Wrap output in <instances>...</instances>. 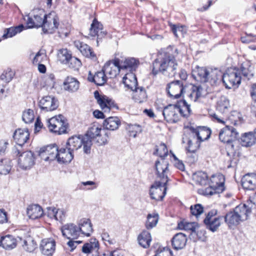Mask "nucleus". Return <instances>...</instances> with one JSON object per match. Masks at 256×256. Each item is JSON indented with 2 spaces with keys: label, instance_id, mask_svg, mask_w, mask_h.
<instances>
[{
  "label": "nucleus",
  "instance_id": "f257e3e1",
  "mask_svg": "<svg viewBox=\"0 0 256 256\" xmlns=\"http://www.w3.org/2000/svg\"><path fill=\"white\" fill-rule=\"evenodd\" d=\"M192 76L196 80L204 83L209 82L212 86L216 84L222 79L228 89L238 88L242 80L240 70L236 68H229L222 74L218 69L196 66L192 71Z\"/></svg>",
  "mask_w": 256,
  "mask_h": 256
},
{
  "label": "nucleus",
  "instance_id": "f03ea898",
  "mask_svg": "<svg viewBox=\"0 0 256 256\" xmlns=\"http://www.w3.org/2000/svg\"><path fill=\"white\" fill-rule=\"evenodd\" d=\"M174 50L178 54V50H174L172 46H169L158 53L157 58L152 63V73L154 76L158 72L169 77L175 76L178 64L173 54Z\"/></svg>",
  "mask_w": 256,
  "mask_h": 256
},
{
  "label": "nucleus",
  "instance_id": "7ed1b4c3",
  "mask_svg": "<svg viewBox=\"0 0 256 256\" xmlns=\"http://www.w3.org/2000/svg\"><path fill=\"white\" fill-rule=\"evenodd\" d=\"M169 163L166 160L156 161L155 168L157 177L160 180L156 181L151 186L150 190V195L152 199L156 200H162L166 194L167 183L169 180L168 174Z\"/></svg>",
  "mask_w": 256,
  "mask_h": 256
},
{
  "label": "nucleus",
  "instance_id": "20e7f679",
  "mask_svg": "<svg viewBox=\"0 0 256 256\" xmlns=\"http://www.w3.org/2000/svg\"><path fill=\"white\" fill-rule=\"evenodd\" d=\"M238 137V132L233 126H226L222 128L219 133V139L224 142L226 143V150L228 156H234L235 152L232 142L236 141Z\"/></svg>",
  "mask_w": 256,
  "mask_h": 256
},
{
  "label": "nucleus",
  "instance_id": "39448f33",
  "mask_svg": "<svg viewBox=\"0 0 256 256\" xmlns=\"http://www.w3.org/2000/svg\"><path fill=\"white\" fill-rule=\"evenodd\" d=\"M101 130V128L94 125L89 128L87 132L83 136L84 138V140H86L84 141L85 142V153L89 154L90 152V148L92 146V140L94 138H98L96 140V142L98 143V145L105 144L108 143V133H106L104 136L100 139L101 136L100 135Z\"/></svg>",
  "mask_w": 256,
  "mask_h": 256
},
{
  "label": "nucleus",
  "instance_id": "423d86ee",
  "mask_svg": "<svg viewBox=\"0 0 256 256\" xmlns=\"http://www.w3.org/2000/svg\"><path fill=\"white\" fill-rule=\"evenodd\" d=\"M230 106V102L228 98L224 96H222L216 104L217 113L210 114L212 120L218 123L224 124L225 116L228 114Z\"/></svg>",
  "mask_w": 256,
  "mask_h": 256
},
{
  "label": "nucleus",
  "instance_id": "0eeeda50",
  "mask_svg": "<svg viewBox=\"0 0 256 256\" xmlns=\"http://www.w3.org/2000/svg\"><path fill=\"white\" fill-rule=\"evenodd\" d=\"M48 126L51 132L60 134L66 132L68 123L62 114L54 116L48 120Z\"/></svg>",
  "mask_w": 256,
  "mask_h": 256
},
{
  "label": "nucleus",
  "instance_id": "6e6552de",
  "mask_svg": "<svg viewBox=\"0 0 256 256\" xmlns=\"http://www.w3.org/2000/svg\"><path fill=\"white\" fill-rule=\"evenodd\" d=\"M256 201L254 196H250L246 204H240L234 208L242 222L248 219L252 213V210L255 207Z\"/></svg>",
  "mask_w": 256,
  "mask_h": 256
},
{
  "label": "nucleus",
  "instance_id": "1a4fd4ad",
  "mask_svg": "<svg viewBox=\"0 0 256 256\" xmlns=\"http://www.w3.org/2000/svg\"><path fill=\"white\" fill-rule=\"evenodd\" d=\"M217 213V210H212L206 214L204 220V223L206 228L212 232L218 230L223 220L222 216H216Z\"/></svg>",
  "mask_w": 256,
  "mask_h": 256
},
{
  "label": "nucleus",
  "instance_id": "9d476101",
  "mask_svg": "<svg viewBox=\"0 0 256 256\" xmlns=\"http://www.w3.org/2000/svg\"><path fill=\"white\" fill-rule=\"evenodd\" d=\"M186 86L182 80H176L168 84L166 91L171 98H178L185 92Z\"/></svg>",
  "mask_w": 256,
  "mask_h": 256
},
{
  "label": "nucleus",
  "instance_id": "9b49d317",
  "mask_svg": "<svg viewBox=\"0 0 256 256\" xmlns=\"http://www.w3.org/2000/svg\"><path fill=\"white\" fill-rule=\"evenodd\" d=\"M162 112L164 120L168 123H176L180 120L177 104H169Z\"/></svg>",
  "mask_w": 256,
  "mask_h": 256
},
{
  "label": "nucleus",
  "instance_id": "f8f14e48",
  "mask_svg": "<svg viewBox=\"0 0 256 256\" xmlns=\"http://www.w3.org/2000/svg\"><path fill=\"white\" fill-rule=\"evenodd\" d=\"M35 159L34 154L31 151L22 152L19 156L18 166L22 170H29L34 164Z\"/></svg>",
  "mask_w": 256,
  "mask_h": 256
},
{
  "label": "nucleus",
  "instance_id": "ddd939ff",
  "mask_svg": "<svg viewBox=\"0 0 256 256\" xmlns=\"http://www.w3.org/2000/svg\"><path fill=\"white\" fill-rule=\"evenodd\" d=\"M44 22L42 26V30L44 33L52 34L58 28L59 25L58 18L51 14L44 15Z\"/></svg>",
  "mask_w": 256,
  "mask_h": 256
},
{
  "label": "nucleus",
  "instance_id": "4468645a",
  "mask_svg": "<svg viewBox=\"0 0 256 256\" xmlns=\"http://www.w3.org/2000/svg\"><path fill=\"white\" fill-rule=\"evenodd\" d=\"M58 146L56 144L49 145L40 148L38 155L46 162L54 160L57 158Z\"/></svg>",
  "mask_w": 256,
  "mask_h": 256
},
{
  "label": "nucleus",
  "instance_id": "2eb2a0df",
  "mask_svg": "<svg viewBox=\"0 0 256 256\" xmlns=\"http://www.w3.org/2000/svg\"><path fill=\"white\" fill-rule=\"evenodd\" d=\"M120 68L118 59H116L114 61L107 62L102 68L107 78H115L118 74Z\"/></svg>",
  "mask_w": 256,
  "mask_h": 256
},
{
  "label": "nucleus",
  "instance_id": "dca6fc26",
  "mask_svg": "<svg viewBox=\"0 0 256 256\" xmlns=\"http://www.w3.org/2000/svg\"><path fill=\"white\" fill-rule=\"evenodd\" d=\"M39 106L41 110L44 112H52L58 108V102L54 97L46 96L40 100Z\"/></svg>",
  "mask_w": 256,
  "mask_h": 256
},
{
  "label": "nucleus",
  "instance_id": "f3484780",
  "mask_svg": "<svg viewBox=\"0 0 256 256\" xmlns=\"http://www.w3.org/2000/svg\"><path fill=\"white\" fill-rule=\"evenodd\" d=\"M26 22L27 28H34L42 27L44 22V16L42 14H37L30 15V14L25 16L24 18Z\"/></svg>",
  "mask_w": 256,
  "mask_h": 256
},
{
  "label": "nucleus",
  "instance_id": "a211bd4d",
  "mask_svg": "<svg viewBox=\"0 0 256 256\" xmlns=\"http://www.w3.org/2000/svg\"><path fill=\"white\" fill-rule=\"evenodd\" d=\"M190 135L192 136L196 137L200 142L209 138L211 134L210 130L205 126H200L196 128L190 126Z\"/></svg>",
  "mask_w": 256,
  "mask_h": 256
},
{
  "label": "nucleus",
  "instance_id": "6ab92c4d",
  "mask_svg": "<svg viewBox=\"0 0 256 256\" xmlns=\"http://www.w3.org/2000/svg\"><path fill=\"white\" fill-rule=\"evenodd\" d=\"M94 96L104 112H109L110 108L115 106L113 101L105 96H100L97 90L94 92Z\"/></svg>",
  "mask_w": 256,
  "mask_h": 256
},
{
  "label": "nucleus",
  "instance_id": "aec40b11",
  "mask_svg": "<svg viewBox=\"0 0 256 256\" xmlns=\"http://www.w3.org/2000/svg\"><path fill=\"white\" fill-rule=\"evenodd\" d=\"M62 235L68 239H76L80 236L78 226L74 224H67L61 228Z\"/></svg>",
  "mask_w": 256,
  "mask_h": 256
},
{
  "label": "nucleus",
  "instance_id": "412c9836",
  "mask_svg": "<svg viewBox=\"0 0 256 256\" xmlns=\"http://www.w3.org/2000/svg\"><path fill=\"white\" fill-rule=\"evenodd\" d=\"M83 136H72L70 138L66 143V146L68 150H70L72 152L80 148L82 145L84 146V151L85 142H84ZM84 141H86L84 140Z\"/></svg>",
  "mask_w": 256,
  "mask_h": 256
},
{
  "label": "nucleus",
  "instance_id": "4be33fe9",
  "mask_svg": "<svg viewBox=\"0 0 256 256\" xmlns=\"http://www.w3.org/2000/svg\"><path fill=\"white\" fill-rule=\"evenodd\" d=\"M40 248L43 254L50 256L55 251L56 242L52 238L43 239L41 241Z\"/></svg>",
  "mask_w": 256,
  "mask_h": 256
},
{
  "label": "nucleus",
  "instance_id": "5701e85b",
  "mask_svg": "<svg viewBox=\"0 0 256 256\" xmlns=\"http://www.w3.org/2000/svg\"><path fill=\"white\" fill-rule=\"evenodd\" d=\"M30 132L27 128L16 129L13 134V138L14 140L20 148H22V146L28 140Z\"/></svg>",
  "mask_w": 256,
  "mask_h": 256
},
{
  "label": "nucleus",
  "instance_id": "b1692460",
  "mask_svg": "<svg viewBox=\"0 0 256 256\" xmlns=\"http://www.w3.org/2000/svg\"><path fill=\"white\" fill-rule=\"evenodd\" d=\"M224 176L220 174L213 175L210 178V185L218 193H221L224 190Z\"/></svg>",
  "mask_w": 256,
  "mask_h": 256
},
{
  "label": "nucleus",
  "instance_id": "393cba45",
  "mask_svg": "<svg viewBox=\"0 0 256 256\" xmlns=\"http://www.w3.org/2000/svg\"><path fill=\"white\" fill-rule=\"evenodd\" d=\"M242 185L244 189L254 190L256 188V174H247L242 179Z\"/></svg>",
  "mask_w": 256,
  "mask_h": 256
},
{
  "label": "nucleus",
  "instance_id": "a878e982",
  "mask_svg": "<svg viewBox=\"0 0 256 256\" xmlns=\"http://www.w3.org/2000/svg\"><path fill=\"white\" fill-rule=\"evenodd\" d=\"M171 241L172 246L174 249L181 250L186 245L187 237L185 234L179 232L173 236Z\"/></svg>",
  "mask_w": 256,
  "mask_h": 256
},
{
  "label": "nucleus",
  "instance_id": "bb28decb",
  "mask_svg": "<svg viewBox=\"0 0 256 256\" xmlns=\"http://www.w3.org/2000/svg\"><path fill=\"white\" fill-rule=\"evenodd\" d=\"M56 159L58 162L61 163H69L74 158V152L68 150L66 148H58V154Z\"/></svg>",
  "mask_w": 256,
  "mask_h": 256
},
{
  "label": "nucleus",
  "instance_id": "cd10ccee",
  "mask_svg": "<svg viewBox=\"0 0 256 256\" xmlns=\"http://www.w3.org/2000/svg\"><path fill=\"white\" fill-rule=\"evenodd\" d=\"M74 44L82 55L93 60H96V54L89 46L79 41L76 42Z\"/></svg>",
  "mask_w": 256,
  "mask_h": 256
},
{
  "label": "nucleus",
  "instance_id": "c85d7f7f",
  "mask_svg": "<svg viewBox=\"0 0 256 256\" xmlns=\"http://www.w3.org/2000/svg\"><path fill=\"white\" fill-rule=\"evenodd\" d=\"M88 79L90 82H94L96 84L102 86L106 82L108 78L102 69L101 71L96 72L94 76L90 72Z\"/></svg>",
  "mask_w": 256,
  "mask_h": 256
},
{
  "label": "nucleus",
  "instance_id": "c756f323",
  "mask_svg": "<svg viewBox=\"0 0 256 256\" xmlns=\"http://www.w3.org/2000/svg\"><path fill=\"white\" fill-rule=\"evenodd\" d=\"M64 89L70 92H76L80 88V82L74 77L68 76L63 83Z\"/></svg>",
  "mask_w": 256,
  "mask_h": 256
},
{
  "label": "nucleus",
  "instance_id": "7c9ffc66",
  "mask_svg": "<svg viewBox=\"0 0 256 256\" xmlns=\"http://www.w3.org/2000/svg\"><path fill=\"white\" fill-rule=\"evenodd\" d=\"M80 234L82 233L84 236H89L92 232L93 229L90 220L88 218H82L78 222Z\"/></svg>",
  "mask_w": 256,
  "mask_h": 256
},
{
  "label": "nucleus",
  "instance_id": "2f4dec72",
  "mask_svg": "<svg viewBox=\"0 0 256 256\" xmlns=\"http://www.w3.org/2000/svg\"><path fill=\"white\" fill-rule=\"evenodd\" d=\"M16 240L12 235H6L1 237L0 246L6 250H12L16 246Z\"/></svg>",
  "mask_w": 256,
  "mask_h": 256
},
{
  "label": "nucleus",
  "instance_id": "473e14b6",
  "mask_svg": "<svg viewBox=\"0 0 256 256\" xmlns=\"http://www.w3.org/2000/svg\"><path fill=\"white\" fill-rule=\"evenodd\" d=\"M27 214L30 218L36 220L40 218L44 214V211L40 206L32 204L28 207Z\"/></svg>",
  "mask_w": 256,
  "mask_h": 256
},
{
  "label": "nucleus",
  "instance_id": "72a5a7b5",
  "mask_svg": "<svg viewBox=\"0 0 256 256\" xmlns=\"http://www.w3.org/2000/svg\"><path fill=\"white\" fill-rule=\"evenodd\" d=\"M223 218L229 227L236 226L242 222L234 210L228 212Z\"/></svg>",
  "mask_w": 256,
  "mask_h": 256
},
{
  "label": "nucleus",
  "instance_id": "f704fd0d",
  "mask_svg": "<svg viewBox=\"0 0 256 256\" xmlns=\"http://www.w3.org/2000/svg\"><path fill=\"white\" fill-rule=\"evenodd\" d=\"M134 100L138 103H142L146 101L148 95L146 89L142 86H138L132 90Z\"/></svg>",
  "mask_w": 256,
  "mask_h": 256
},
{
  "label": "nucleus",
  "instance_id": "c9c22d12",
  "mask_svg": "<svg viewBox=\"0 0 256 256\" xmlns=\"http://www.w3.org/2000/svg\"><path fill=\"white\" fill-rule=\"evenodd\" d=\"M122 82L125 86L133 90L138 87V82L136 76L132 73L126 74L123 77Z\"/></svg>",
  "mask_w": 256,
  "mask_h": 256
},
{
  "label": "nucleus",
  "instance_id": "e433bc0d",
  "mask_svg": "<svg viewBox=\"0 0 256 256\" xmlns=\"http://www.w3.org/2000/svg\"><path fill=\"white\" fill-rule=\"evenodd\" d=\"M120 124L119 118L116 116L109 117L106 118L103 123V126L105 129L114 130L118 128Z\"/></svg>",
  "mask_w": 256,
  "mask_h": 256
},
{
  "label": "nucleus",
  "instance_id": "4c0bfd02",
  "mask_svg": "<svg viewBox=\"0 0 256 256\" xmlns=\"http://www.w3.org/2000/svg\"><path fill=\"white\" fill-rule=\"evenodd\" d=\"M99 249V244L96 238H90L89 242L84 244L82 248V252L85 254H90L93 252H97Z\"/></svg>",
  "mask_w": 256,
  "mask_h": 256
},
{
  "label": "nucleus",
  "instance_id": "58836bf2",
  "mask_svg": "<svg viewBox=\"0 0 256 256\" xmlns=\"http://www.w3.org/2000/svg\"><path fill=\"white\" fill-rule=\"evenodd\" d=\"M139 244L144 248H148L150 246L152 241V236L150 232L146 230H143L138 237Z\"/></svg>",
  "mask_w": 256,
  "mask_h": 256
},
{
  "label": "nucleus",
  "instance_id": "ea45409f",
  "mask_svg": "<svg viewBox=\"0 0 256 256\" xmlns=\"http://www.w3.org/2000/svg\"><path fill=\"white\" fill-rule=\"evenodd\" d=\"M254 68L250 65L249 62H243L240 67V73L242 72L244 77L246 78L248 80H250L254 78V72H252Z\"/></svg>",
  "mask_w": 256,
  "mask_h": 256
},
{
  "label": "nucleus",
  "instance_id": "a19ab883",
  "mask_svg": "<svg viewBox=\"0 0 256 256\" xmlns=\"http://www.w3.org/2000/svg\"><path fill=\"white\" fill-rule=\"evenodd\" d=\"M90 34L92 36H98V38L102 37L106 34L102 32V25L96 20L94 19L90 28Z\"/></svg>",
  "mask_w": 256,
  "mask_h": 256
},
{
  "label": "nucleus",
  "instance_id": "79ce46f5",
  "mask_svg": "<svg viewBox=\"0 0 256 256\" xmlns=\"http://www.w3.org/2000/svg\"><path fill=\"white\" fill-rule=\"evenodd\" d=\"M178 228L180 230H190L191 232L190 234V239H194V236L196 235V224L194 222H180L178 224Z\"/></svg>",
  "mask_w": 256,
  "mask_h": 256
},
{
  "label": "nucleus",
  "instance_id": "37998d69",
  "mask_svg": "<svg viewBox=\"0 0 256 256\" xmlns=\"http://www.w3.org/2000/svg\"><path fill=\"white\" fill-rule=\"evenodd\" d=\"M256 138L252 132L244 134L240 140V143L243 146H250L254 144Z\"/></svg>",
  "mask_w": 256,
  "mask_h": 256
},
{
  "label": "nucleus",
  "instance_id": "c03bdc74",
  "mask_svg": "<svg viewBox=\"0 0 256 256\" xmlns=\"http://www.w3.org/2000/svg\"><path fill=\"white\" fill-rule=\"evenodd\" d=\"M22 247L26 251L31 252L36 248L37 244L34 238L28 236L24 240Z\"/></svg>",
  "mask_w": 256,
  "mask_h": 256
},
{
  "label": "nucleus",
  "instance_id": "a18cd8bd",
  "mask_svg": "<svg viewBox=\"0 0 256 256\" xmlns=\"http://www.w3.org/2000/svg\"><path fill=\"white\" fill-rule=\"evenodd\" d=\"M24 29V27L22 24L15 27H11L5 30V32L3 34L2 37L4 38H12L18 33L22 32Z\"/></svg>",
  "mask_w": 256,
  "mask_h": 256
},
{
  "label": "nucleus",
  "instance_id": "49530a36",
  "mask_svg": "<svg viewBox=\"0 0 256 256\" xmlns=\"http://www.w3.org/2000/svg\"><path fill=\"white\" fill-rule=\"evenodd\" d=\"M193 180L196 184L200 185H206L208 182V176L206 173L200 171L193 174Z\"/></svg>",
  "mask_w": 256,
  "mask_h": 256
},
{
  "label": "nucleus",
  "instance_id": "de8ad7c7",
  "mask_svg": "<svg viewBox=\"0 0 256 256\" xmlns=\"http://www.w3.org/2000/svg\"><path fill=\"white\" fill-rule=\"evenodd\" d=\"M158 220V214L153 213L148 214L147 216V220L146 222V227L148 230L152 229L156 226Z\"/></svg>",
  "mask_w": 256,
  "mask_h": 256
},
{
  "label": "nucleus",
  "instance_id": "09e8293b",
  "mask_svg": "<svg viewBox=\"0 0 256 256\" xmlns=\"http://www.w3.org/2000/svg\"><path fill=\"white\" fill-rule=\"evenodd\" d=\"M190 136L192 138L188 140V151L190 153H195L200 148V140H198L196 137L192 136L191 135Z\"/></svg>",
  "mask_w": 256,
  "mask_h": 256
},
{
  "label": "nucleus",
  "instance_id": "8fccbe9b",
  "mask_svg": "<svg viewBox=\"0 0 256 256\" xmlns=\"http://www.w3.org/2000/svg\"><path fill=\"white\" fill-rule=\"evenodd\" d=\"M138 61L134 58H128L125 60L122 64H120L122 69H129L132 70L134 69L138 64Z\"/></svg>",
  "mask_w": 256,
  "mask_h": 256
},
{
  "label": "nucleus",
  "instance_id": "3c124183",
  "mask_svg": "<svg viewBox=\"0 0 256 256\" xmlns=\"http://www.w3.org/2000/svg\"><path fill=\"white\" fill-rule=\"evenodd\" d=\"M178 114L184 117H188L191 114V109L190 105L188 104L186 100H183L182 106L178 105Z\"/></svg>",
  "mask_w": 256,
  "mask_h": 256
},
{
  "label": "nucleus",
  "instance_id": "603ef678",
  "mask_svg": "<svg viewBox=\"0 0 256 256\" xmlns=\"http://www.w3.org/2000/svg\"><path fill=\"white\" fill-rule=\"evenodd\" d=\"M72 55L69 53L67 49H62L60 50L58 57L60 61L64 64L68 63V62Z\"/></svg>",
  "mask_w": 256,
  "mask_h": 256
},
{
  "label": "nucleus",
  "instance_id": "864d4df0",
  "mask_svg": "<svg viewBox=\"0 0 256 256\" xmlns=\"http://www.w3.org/2000/svg\"><path fill=\"white\" fill-rule=\"evenodd\" d=\"M168 151L166 145L164 144H160L159 148H157L154 154H157L161 158V160H160V161H162V160L166 161V160H164V158L168 156ZM157 161H159V160H158ZM167 162H168V160Z\"/></svg>",
  "mask_w": 256,
  "mask_h": 256
},
{
  "label": "nucleus",
  "instance_id": "5fc2aeb1",
  "mask_svg": "<svg viewBox=\"0 0 256 256\" xmlns=\"http://www.w3.org/2000/svg\"><path fill=\"white\" fill-rule=\"evenodd\" d=\"M22 118L26 124L32 122L34 118V111L31 109H28L23 112Z\"/></svg>",
  "mask_w": 256,
  "mask_h": 256
},
{
  "label": "nucleus",
  "instance_id": "6e6d98bb",
  "mask_svg": "<svg viewBox=\"0 0 256 256\" xmlns=\"http://www.w3.org/2000/svg\"><path fill=\"white\" fill-rule=\"evenodd\" d=\"M8 162L6 160H0V174H6L11 170V167L8 164Z\"/></svg>",
  "mask_w": 256,
  "mask_h": 256
},
{
  "label": "nucleus",
  "instance_id": "4d7b16f0",
  "mask_svg": "<svg viewBox=\"0 0 256 256\" xmlns=\"http://www.w3.org/2000/svg\"><path fill=\"white\" fill-rule=\"evenodd\" d=\"M66 64L70 68L78 70L81 66L82 63L79 59L71 56Z\"/></svg>",
  "mask_w": 256,
  "mask_h": 256
},
{
  "label": "nucleus",
  "instance_id": "13d9d810",
  "mask_svg": "<svg viewBox=\"0 0 256 256\" xmlns=\"http://www.w3.org/2000/svg\"><path fill=\"white\" fill-rule=\"evenodd\" d=\"M190 209L191 214L197 218L204 212V208L200 204H196L194 206H192Z\"/></svg>",
  "mask_w": 256,
  "mask_h": 256
},
{
  "label": "nucleus",
  "instance_id": "bf43d9fd",
  "mask_svg": "<svg viewBox=\"0 0 256 256\" xmlns=\"http://www.w3.org/2000/svg\"><path fill=\"white\" fill-rule=\"evenodd\" d=\"M129 132L130 135L134 138L136 137L138 134L142 132V129L141 126L138 124H130L128 126Z\"/></svg>",
  "mask_w": 256,
  "mask_h": 256
},
{
  "label": "nucleus",
  "instance_id": "052dcab7",
  "mask_svg": "<svg viewBox=\"0 0 256 256\" xmlns=\"http://www.w3.org/2000/svg\"><path fill=\"white\" fill-rule=\"evenodd\" d=\"M198 192L199 194L204 196H212L214 194L218 193L216 190H215L211 185L205 188L199 189Z\"/></svg>",
  "mask_w": 256,
  "mask_h": 256
},
{
  "label": "nucleus",
  "instance_id": "680f3d73",
  "mask_svg": "<svg viewBox=\"0 0 256 256\" xmlns=\"http://www.w3.org/2000/svg\"><path fill=\"white\" fill-rule=\"evenodd\" d=\"M55 215L54 216V220L59 221L60 222H62L66 218V212L61 209H57L55 211Z\"/></svg>",
  "mask_w": 256,
  "mask_h": 256
},
{
  "label": "nucleus",
  "instance_id": "e2e57ef3",
  "mask_svg": "<svg viewBox=\"0 0 256 256\" xmlns=\"http://www.w3.org/2000/svg\"><path fill=\"white\" fill-rule=\"evenodd\" d=\"M172 29L174 34L177 37L178 36V33L183 34L186 32L185 27L183 26L173 25Z\"/></svg>",
  "mask_w": 256,
  "mask_h": 256
},
{
  "label": "nucleus",
  "instance_id": "0e129e2a",
  "mask_svg": "<svg viewBox=\"0 0 256 256\" xmlns=\"http://www.w3.org/2000/svg\"><path fill=\"white\" fill-rule=\"evenodd\" d=\"M13 76V72L12 71H8V72H6L5 73H3L0 76V79L7 83L12 80Z\"/></svg>",
  "mask_w": 256,
  "mask_h": 256
},
{
  "label": "nucleus",
  "instance_id": "69168bd1",
  "mask_svg": "<svg viewBox=\"0 0 256 256\" xmlns=\"http://www.w3.org/2000/svg\"><path fill=\"white\" fill-rule=\"evenodd\" d=\"M172 252L169 248H164L163 250H158L154 256H172Z\"/></svg>",
  "mask_w": 256,
  "mask_h": 256
},
{
  "label": "nucleus",
  "instance_id": "338daca9",
  "mask_svg": "<svg viewBox=\"0 0 256 256\" xmlns=\"http://www.w3.org/2000/svg\"><path fill=\"white\" fill-rule=\"evenodd\" d=\"M56 208L54 207H48L46 208V211L45 214L51 219H54L55 215Z\"/></svg>",
  "mask_w": 256,
  "mask_h": 256
},
{
  "label": "nucleus",
  "instance_id": "774afa93",
  "mask_svg": "<svg viewBox=\"0 0 256 256\" xmlns=\"http://www.w3.org/2000/svg\"><path fill=\"white\" fill-rule=\"evenodd\" d=\"M8 222L6 212L3 210H0V224H4Z\"/></svg>",
  "mask_w": 256,
  "mask_h": 256
}]
</instances>
